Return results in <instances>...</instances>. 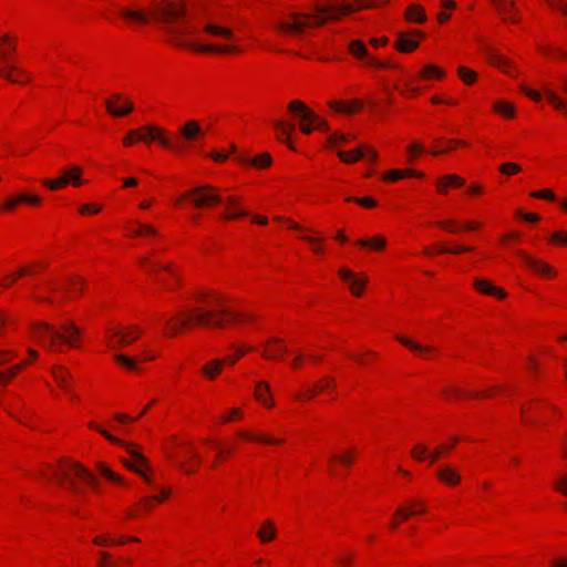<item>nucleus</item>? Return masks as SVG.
I'll list each match as a JSON object with an SVG mask.
<instances>
[{
    "label": "nucleus",
    "instance_id": "28",
    "mask_svg": "<svg viewBox=\"0 0 567 567\" xmlns=\"http://www.w3.org/2000/svg\"><path fill=\"white\" fill-rule=\"evenodd\" d=\"M105 105L110 114H112L113 116H124L130 114L134 110L132 102H126L122 109H117L113 104V101L107 99L105 100Z\"/></svg>",
    "mask_w": 567,
    "mask_h": 567
},
{
    "label": "nucleus",
    "instance_id": "37",
    "mask_svg": "<svg viewBox=\"0 0 567 567\" xmlns=\"http://www.w3.org/2000/svg\"><path fill=\"white\" fill-rule=\"evenodd\" d=\"M494 111L507 117H513L515 114V109L513 104L504 101L497 102L494 106Z\"/></svg>",
    "mask_w": 567,
    "mask_h": 567
},
{
    "label": "nucleus",
    "instance_id": "63",
    "mask_svg": "<svg viewBox=\"0 0 567 567\" xmlns=\"http://www.w3.org/2000/svg\"><path fill=\"white\" fill-rule=\"evenodd\" d=\"M101 210V206L94 204H85L80 208V214L86 213H99Z\"/></svg>",
    "mask_w": 567,
    "mask_h": 567
},
{
    "label": "nucleus",
    "instance_id": "48",
    "mask_svg": "<svg viewBox=\"0 0 567 567\" xmlns=\"http://www.w3.org/2000/svg\"><path fill=\"white\" fill-rule=\"evenodd\" d=\"M427 447L421 444L415 445L412 451L411 455L416 461H423L426 457Z\"/></svg>",
    "mask_w": 567,
    "mask_h": 567
},
{
    "label": "nucleus",
    "instance_id": "23",
    "mask_svg": "<svg viewBox=\"0 0 567 567\" xmlns=\"http://www.w3.org/2000/svg\"><path fill=\"white\" fill-rule=\"evenodd\" d=\"M204 31L213 37L221 38V39H231L234 35L231 29L223 27L217 23L205 24Z\"/></svg>",
    "mask_w": 567,
    "mask_h": 567
},
{
    "label": "nucleus",
    "instance_id": "46",
    "mask_svg": "<svg viewBox=\"0 0 567 567\" xmlns=\"http://www.w3.org/2000/svg\"><path fill=\"white\" fill-rule=\"evenodd\" d=\"M471 250H473V248L468 247V246H456L454 248H449V247L442 246V247H439L437 252H440V254L450 252V254L458 255V254H462L465 251H471Z\"/></svg>",
    "mask_w": 567,
    "mask_h": 567
},
{
    "label": "nucleus",
    "instance_id": "51",
    "mask_svg": "<svg viewBox=\"0 0 567 567\" xmlns=\"http://www.w3.org/2000/svg\"><path fill=\"white\" fill-rule=\"evenodd\" d=\"M443 181H445L449 186L460 187L464 185V179L455 174L443 176Z\"/></svg>",
    "mask_w": 567,
    "mask_h": 567
},
{
    "label": "nucleus",
    "instance_id": "38",
    "mask_svg": "<svg viewBox=\"0 0 567 567\" xmlns=\"http://www.w3.org/2000/svg\"><path fill=\"white\" fill-rule=\"evenodd\" d=\"M136 141L145 142L146 136L142 135L138 130H131L127 132L126 136L123 140V144L125 146L133 145Z\"/></svg>",
    "mask_w": 567,
    "mask_h": 567
},
{
    "label": "nucleus",
    "instance_id": "62",
    "mask_svg": "<svg viewBox=\"0 0 567 567\" xmlns=\"http://www.w3.org/2000/svg\"><path fill=\"white\" fill-rule=\"evenodd\" d=\"M522 91L528 96L530 97L532 100L534 101H540L542 99V93L540 92H537L535 90H532V89H528L526 86H522Z\"/></svg>",
    "mask_w": 567,
    "mask_h": 567
},
{
    "label": "nucleus",
    "instance_id": "4",
    "mask_svg": "<svg viewBox=\"0 0 567 567\" xmlns=\"http://www.w3.org/2000/svg\"><path fill=\"white\" fill-rule=\"evenodd\" d=\"M184 199H190L192 204L197 208L212 207L214 205L225 203L226 206L223 213V218L225 220L246 217L249 214L247 210L241 208L238 197L228 196L224 198L218 190L209 184L187 190L181 196L177 203H181Z\"/></svg>",
    "mask_w": 567,
    "mask_h": 567
},
{
    "label": "nucleus",
    "instance_id": "7",
    "mask_svg": "<svg viewBox=\"0 0 567 567\" xmlns=\"http://www.w3.org/2000/svg\"><path fill=\"white\" fill-rule=\"evenodd\" d=\"M54 475L58 477L60 485H65L75 493H79L80 488L74 483L73 477L90 484L94 488L97 486V481L93 474L79 463H62L60 467L54 471Z\"/></svg>",
    "mask_w": 567,
    "mask_h": 567
},
{
    "label": "nucleus",
    "instance_id": "11",
    "mask_svg": "<svg viewBox=\"0 0 567 567\" xmlns=\"http://www.w3.org/2000/svg\"><path fill=\"white\" fill-rule=\"evenodd\" d=\"M339 158L347 164H351L367 157L369 161L374 162L378 157L377 152L371 148L368 144H362L358 148L352 150L348 153L338 151Z\"/></svg>",
    "mask_w": 567,
    "mask_h": 567
},
{
    "label": "nucleus",
    "instance_id": "31",
    "mask_svg": "<svg viewBox=\"0 0 567 567\" xmlns=\"http://www.w3.org/2000/svg\"><path fill=\"white\" fill-rule=\"evenodd\" d=\"M269 392V385L261 381L257 384L256 386V392H255V396L256 399L264 403L265 405L267 406H272V403L269 401V399L266 396V394Z\"/></svg>",
    "mask_w": 567,
    "mask_h": 567
},
{
    "label": "nucleus",
    "instance_id": "8",
    "mask_svg": "<svg viewBox=\"0 0 567 567\" xmlns=\"http://www.w3.org/2000/svg\"><path fill=\"white\" fill-rule=\"evenodd\" d=\"M109 332L111 333L107 342L109 347L111 349H117L136 341L142 333V329L136 326H130L127 328L116 327L110 328Z\"/></svg>",
    "mask_w": 567,
    "mask_h": 567
},
{
    "label": "nucleus",
    "instance_id": "12",
    "mask_svg": "<svg viewBox=\"0 0 567 567\" xmlns=\"http://www.w3.org/2000/svg\"><path fill=\"white\" fill-rule=\"evenodd\" d=\"M13 357H16L14 351L0 349V367L9 362L10 359ZM24 364L25 362H22L14 364L8 368L7 370H0V384H7L8 382H10L17 375V373H19L23 369Z\"/></svg>",
    "mask_w": 567,
    "mask_h": 567
},
{
    "label": "nucleus",
    "instance_id": "52",
    "mask_svg": "<svg viewBox=\"0 0 567 567\" xmlns=\"http://www.w3.org/2000/svg\"><path fill=\"white\" fill-rule=\"evenodd\" d=\"M351 138L352 137L349 135H344L341 133H333L329 137V144H330V146H336L338 142H348Z\"/></svg>",
    "mask_w": 567,
    "mask_h": 567
},
{
    "label": "nucleus",
    "instance_id": "24",
    "mask_svg": "<svg viewBox=\"0 0 567 567\" xmlns=\"http://www.w3.org/2000/svg\"><path fill=\"white\" fill-rule=\"evenodd\" d=\"M236 159L243 164H250L257 167H268L271 164V156L268 153H264L252 159L244 155H238Z\"/></svg>",
    "mask_w": 567,
    "mask_h": 567
},
{
    "label": "nucleus",
    "instance_id": "42",
    "mask_svg": "<svg viewBox=\"0 0 567 567\" xmlns=\"http://www.w3.org/2000/svg\"><path fill=\"white\" fill-rule=\"evenodd\" d=\"M97 468H99L100 473L105 478L113 481V482H118V483L122 482L121 477L118 475H116L112 470H110L105 464L99 463Z\"/></svg>",
    "mask_w": 567,
    "mask_h": 567
},
{
    "label": "nucleus",
    "instance_id": "53",
    "mask_svg": "<svg viewBox=\"0 0 567 567\" xmlns=\"http://www.w3.org/2000/svg\"><path fill=\"white\" fill-rule=\"evenodd\" d=\"M437 226L449 233H457L460 230V228L456 227V224L453 220L439 221Z\"/></svg>",
    "mask_w": 567,
    "mask_h": 567
},
{
    "label": "nucleus",
    "instance_id": "30",
    "mask_svg": "<svg viewBox=\"0 0 567 567\" xmlns=\"http://www.w3.org/2000/svg\"><path fill=\"white\" fill-rule=\"evenodd\" d=\"M257 535L264 543L274 539L276 535L274 524L269 520L265 522L262 527L258 530Z\"/></svg>",
    "mask_w": 567,
    "mask_h": 567
},
{
    "label": "nucleus",
    "instance_id": "20",
    "mask_svg": "<svg viewBox=\"0 0 567 567\" xmlns=\"http://www.w3.org/2000/svg\"><path fill=\"white\" fill-rule=\"evenodd\" d=\"M474 287L483 293L496 296L497 298H505L506 296L503 289L494 286L492 282L485 279H476L474 281Z\"/></svg>",
    "mask_w": 567,
    "mask_h": 567
},
{
    "label": "nucleus",
    "instance_id": "35",
    "mask_svg": "<svg viewBox=\"0 0 567 567\" xmlns=\"http://www.w3.org/2000/svg\"><path fill=\"white\" fill-rule=\"evenodd\" d=\"M13 72H17L18 74L20 75H24V72L17 69L16 66L11 65V66H8L6 69H0V75L11 82H14V83H22L23 81L13 76ZM29 81V79H27L24 82Z\"/></svg>",
    "mask_w": 567,
    "mask_h": 567
},
{
    "label": "nucleus",
    "instance_id": "43",
    "mask_svg": "<svg viewBox=\"0 0 567 567\" xmlns=\"http://www.w3.org/2000/svg\"><path fill=\"white\" fill-rule=\"evenodd\" d=\"M458 75L467 84H472L476 79V73L465 66L458 68Z\"/></svg>",
    "mask_w": 567,
    "mask_h": 567
},
{
    "label": "nucleus",
    "instance_id": "2",
    "mask_svg": "<svg viewBox=\"0 0 567 567\" xmlns=\"http://www.w3.org/2000/svg\"><path fill=\"white\" fill-rule=\"evenodd\" d=\"M215 308L195 307L183 311L179 316L167 319L164 322L165 336H177L192 326L224 328L226 321L236 322L252 318V315L248 312H238L224 307L219 297L215 298Z\"/></svg>",
    "mask_w": 567,
    "mask_h": 567
},
{
    "label": "nucleus",
    "instance_id": "54",
    "mask_svg": "<svg viewBox=\"0 0 567 567\" xmlns=\"http://www.w3.org/2000/svg\"><path fill=\"white\" fill-rule=\"evenodd\" d=\"M402 177H404V172L401 169H393L384 175V179L388 182H395Z\"/></svg>",
    "mask_w": 567,
    "mask_h": 567
},
{
    "label": "nucleus",
    "instance_id": "18",
    "mask_svg": "<svg viewBox=\"0 0 567 567\" xmlns=\"http://www.w3.org/2000/svg\"><path fill=\"white\" fill-rule=\"evenodd\" d=\"M52 374L59 386L64 390L71 398H75L71 391V374L63 367L53 368Z\"/></svg>",
    "mask_w": 567,
    "mask_h": 567
},
{
    "label": "nucleus",
    "instance_id": "33",
    "mask_svg": "<svg viewBox=\"0 0 567 567\" xmlns=\"http://www.w3.org/2000/svg\"><path fill=\"white\" fill-rule=\"evenodd\" d=\"M358 244L362 247H370L375 250H381L385 247L386 240L384 237H374L370 240L368 239H360L358 240Z\"/></svg>",
    "mask_w": 567,
    "mask_h": 567
},
{
    "label": "nucleus",
    "instance_id": "9",
    "mask_svg": "<svg viewBox=\"0 0 567 567\" xmlns=\"http://www.w3.org/2000/svg\"><path fill=\"white\" fill-rule=\"evenodd\" d=\"M81 174L82 168L80 166L73 165L63 169L61 175L56 178L43 179L42 184L51 190L62 188L69 183H72L74 186H80L82 184Z\"/></svg>",
    "mask_w": 567,
    "mask_h": 567
},
{
    "label": "nucleus",
    "instance_id": "50",
    "mask_svg": "<svg viewBox=\"0 0 567 567\" xmlns=\"http://www.w3.org/2000/svg\"><path fill=\"white\" fill-rule=\"evenodd\" d=\"M530 196L535 197V198H540V199L556 200V196H555L554 192L550 189L533 192L530 194Z\"/></svg>",
    "mask_w": 567,
    "mask_h": 567
},
{
    "label": "nucleus",
    "instance_id": "40",
    "mask_svg": "<svg viewBox=\"0 0 567 567\" xmlns=\"http://www.w3.org/2000/svg\"><path fill=\"white\" fill-rule=\"evenodd\" d=\"M421 75L423 78L430 79V78H442L444 75L443 71L439 69L436 65H426L422 72Z\"/></svg>",
    "mask_w": 567,
    "mask_h": 567
},
{
    "label": "nucleus",
    "instance_id": "47",
    "mask_svg": "<svg viewBox=\"0 0 567 567\" xmlns=\"http://www.w3.org/2000/svg\"><path fill=\"white\" fill-rule=\"evenodd\" d=\"M347 202H354L365 208H372L377 206L375 200H373L371 197H363V198H357V197H348L346 198Z\"/></svg>",
    "mask_w": 567,
    "mask_h": 567
},
{
    "label": "nucleus",
    "instance_id": "56",
    "mask_svg": "<svg viewBox=\"0 0 567 567\" xmlns=\"http://www.w3.org/2000/svg\"><path fill=\"white\" fill-rule=\"evenodd\" d=\"M331 461H337L346 465H351L352 463V453L348 452L346 455H331Z\"/></svg>",
    "mask_w": 567,
    "mask_h": 567
},
{
    "label": "nucleus",
    "instance_id": "32",
    "mask_svg": "<svg viewBox=\"0 0 567 567\" xmlns=\"http://www.w3.org/2000/svg\"><path fill=\"white\" fill-rule=\"evenodd\" d=\"M221 368H223V361L221 360H213L210 361L209 363H207L204 368H203V372L205 373V375L209 379H214L216 378V375L218 373H220L221 371Z\"/></svg>",
    "mask_w": 567,
    "mask_h": 567
},
{
    "label": "nucleus",
    "instance_id": "3",
    "mask_svg": "<svg viewBox=\"0 0 567 567\" xmlns=\"http://www.w3.org/2000/svg\"><path fill=\"white\" fill-rule=\"evenodd\" d=\"M354 10L351 4L316 6L315 13L292 12L290 21H280L276 28L282 33L300 37L307 28L323 25L328 20Z\"/></svg>",
    "mask_w": 567,
    "mask_h": 567
},
{
    "label": "nucleus",
    "instance_id": "25",
    "mask_svg": "<svg viewBox=\"0 0 567 567\" xmlns=\"http://www.w3.org/2000/svg\"><path fill=\"white\" fill-rule=\"evenodd\" d=\"M405 18L406 20L411 22H417L423 23L426 21V16L424 13V10L419 4H411L408 7L405 11Z\"/></svg>",
    "mask_w": 567,
    "mask_h": 567
},
{
    "label": "nucleus",
    "instance_id": "21",
    "mask_svg": "<svg viewBox=\"0 0 567 567\" xmlns=\"http://www.w3.org/2000/svg\"><path fill=\"white\" fill-rule=\"evenodd\" d=\"M492 3L505 21H511L513 23L518 21L514 16H511L512 11L514 10L513 0H492Z\"/></svg>",
    "mask_w": 567,
    "mask_h": 567
},
{
    "label": "nucleus",
    "instance_id": "15",
    "mask_svg": "<svg viewBox=\"0 0 567 567\" xmlns=\"http://www.w3.org/2000/svg\"><path fill=\"white\" fill-rule=\"evenodd\" d=\"M339 276L342 280L349 282V288L354 296H361L362 291L368 282L367 277H357L351 270L341 268Z\"/></svg>",
    "mask_w": 567,
    "mask_h": 567
},
{
    "label": "nucleus",
    "instance_id": "6",
    "mask_svg": "<svg viewBox=\"0 0 567 567\" xmlns=\"http://www.w3.org/2000/svg\"><path fill=\"white\" fill-rule=\"evenodd\" d=\"M142 135L146 136L145 142L157 141L162 146L174 151H182L185 147L195 146L205 135L204 130L195 120L187 121L178 131L181 144L173 145L165 132L155 125H145L138 128Z\"/></svg>",
    "mask_w": 567,
    "mask_h": 567
},
{
    "label": "nucleus",
    "instance_id": "59",
    "mask_svg": "<svg viewBox=\"0 0 567 567\" xmlns=\"http://www.w3.org/2000/svg\"><path fill=\"white\" fill-rule=\"evenodd\" d=\"M556 489L559 491L561 494L567 495V475L561 476L556 485Z\"/></svg>",
    "mask_w": 567,
    "mask_h": 567
},
{
    "label": "nucleus",
    "instance_id": "1",
    "mask_svg": "<svg viewBox=\"0 0 567 567\" xmlns=\"http://www.w3.org/2000/svg\"><path fill=\"white\" fill-rule=\"evenodd\" d=\"M120 14L128 20L145 23L147 22L150 14L145 11L132 10L128 8H120ZM185 16V8L181 0H163L154 4V10L151 17L163 25L165 32H167L176 44L181 47L192 48L199 52H218L229 53L237 52L238 49L233 45H214V44H190L187 42L179 41V38L189 33L187 29L178 28V21Z\"/></svg>",
    "mask_w": 567,
    "mask_h": 567
},
{
    "label": "nucleus",
    "instance_id": "14",
    "mask_svg": "<svg viewBox=\"0 0 567 567\" xmlns=\"http://www.w3.org/2000/svg\"><path fill=\"white\" fill-rule=\"evenodd\" d=\"M349 51L353 56L360 60H364L368 64L377 68H389V63L380 62L377 59L369 55L365 44L360 40H353L349 43Z\"/></svg>",
    "mask_w": 567,
    "mask_h": 567
},
{
    "label": "nucleus",
    "instance_id": "39",
    "mask_svg": "<svg viewBox=\"0 0 567 567\" xmlns=\"http://www.w3.org/2000/svg\"><path fill=\"white\" fill-rule=\"evenodd\" d=\"M274 124L277 131L280 133L278 140L288 143L286 140L281 137V135L288 137L291 131L295 128V126L292 124L288 125L281 120L275 121Z\"/></svg>",
    "mask_w": 567,
    "mask_h": 567
},
{
    "label": "nucleus",
    "instance_id": "22",
    "mask_svg": "<svg viewBox=\"0 0 567 567\" xmlns=\"http://www.w3.org/2000/svg\"><path fill=\"white\" fill-rule=\"evenodd\" d=\"M439 480L443 481L449 485H456L461 482V475L452 466H445L437 470L436 473Z\"/></svg>",
    "mask_w": 567,
    "mask_h": 567
},
{
    "label": "nucleus",
    "instance_id": "10",
    "mask_svg": "<svg viewBox=\"0 0 567 567\" xmlns=\"http://www.w3.org/2000/svg\"><path fill=\"white\" fill-rule=\"evenodd\" d=\"M288 111L296 117H301L303 121L315 123L319 130L327 132L329 130L328 123L313 113L303 102L295 100L288 104Z\"/></svg>",
    "mask_w": 567,
    "mask_h": 567
},
{
    "label": "nucleus",
    "instance_id": "61",
    "mask_svg": "<svg viewBox=\"0 0 567 567\" xmlns=\"http://www.w3.org/2000/svg\"><path fill=\"white\" fill-rule=\"evenodd\" d=\"M94 544L100 546L114 545L115 539L110 538L107 536H97L94 538Z\"/></svg>",
    "mask_w": 567,
    "mask_h": 567
},
{
    "label": "nucleus",
    "instance_id": "19",
    "mask_svg": "<svg viewBox=\"0 0 567 567\" xmlns=\"http://www.w3.org/2000/svg\"><path fill=\"white\" fill-rule=\"evenodd\" d=\"M288 351L287 347L282 343V341L278 338H271L268 340L266 344V349L264 352V357L267 359L276 360L282 353Z\"/></svg>",
    "mask_w": 567,
    "mask_h": 567
},
{
    "label": "nucleus",
    "instance_id": "45",
    "mask_svg": "<svg viewBox=\"0 0 567 567\" xmlns=\"http://www.w3.org/2000/svg\"><path fill=\"white\" fill-rule=\"evenodd\" d=\"M114 359L130 370L136 369V360L124 354H116Z\"/></svg>",
    "mask_w": 567,
    "mask_h": 567
},
{
    "label": "nucleus",
    "instance_id": "16",
    "mask_svg": "<svg viewBox=\"0 0 567 567\" xmlns=\"http://www.w3.org/2000/svg\"><path fill=\"white\" fill-rule=\"evenodd\" d=\"M127 452L132 456L134 462H124L125 466L128 470L142 475L145 478V481L150 483V478L142 468L143 466L147 465V460L140 452L132 449L131 446L127 447Z\"/></svg>",
    "mask_w": 567,
    "mask_h": 567
},
{
    "label": "nucleus",
    "instance_id": "60",
    "mask_svg": "<svg viewBox=\"0 0 567 567\" xmlns=\"http://www.w3.org/2000/svg\"><path fill=\"white\" fill-rule=\"evenodd\" d=\"M300 120V131L305 134H310L315 128V123L303 121L301 117H298Z\"/></svg>",
    "mask_w": 567,
    "mask_h": 567
},
{
    "label": "nucleus",
    "instance_id": "26",
    "mask_svg": "<svg viewBox=\"0 0 567 567\" xmlns=\"http://www.w3.org/2000/svg\"><path fill=\"white\" fill-rule=\"evenodd\" d=\"M485 54L488 59V61L491 63H493L494 65L503 69L504 71L508 72V70H506V66L509 64V62L507 61L506 58H504L503 55H501L498 52H496V50H494L493 48H488L486 47L485 49Z\"/></svg>",
    "mask_w": 567,
    "mask_h": 567
},
{
    "label": "nucleus",
    "instance_id": "64",
    "mask_svg": "<svg viewBox=\"0 0 567 567\" xmlns=\"http://www.w3.org/2000/svg\"><path fill=\"white\" fill-rule=\"evenodd\" d=\"M551 239L557 243L567 244V233L557 231L551 235Z\"/></svg>",
    "mask_w": 567,
    "mask_h": 567
},
{
    "label": "nucleus",
    "instance_id": "44",
    "mask_svg": "<svg viewBox=\"0 0 567 567\" xmlns=\"http://www.w3.org/2000/svg\"><path fill=\"white\" fill-rule=\"evenodd\" d=\"M90 427H92V429L96 430L97 432H100V433H101V434H102L106 440H109L110 442H112V443H114V444L122 445V446H125V445H126L122 440H120V439H117V437L113 436V435H112V434H110L107 431H105V430H103V429L99 427V426H97L96 424H94V423H90Z\"/></svg>",
    "mask_w": 567,
    "mask_h": 567
},
{
    "label": "nucleus",
    "instance_id": "36",
    "mask_svg": "<svg viewBox=\"0 0 567 567\" xmlns=\"http://www.w3.org/2000/svg\"><path fill=\"white\" fill-rule=\"evenodd\" d=\"M239 434L247 439V440H250V441H257V442H261V443H281L282 441L281 440H275L270 436H266V435H255L252 433H249V432H246V431H240Z\"/></svg>",
    "mask_w": 567,
    "mask_h": 567
},
{
    "label": "nucleus",
    "instance_id": "5",
    "mask_svg": "<svg viewBox=\"0 0 567 567\" xmlns=\"http://www.w3.org/2000/svg\"><path fill=\"white\" fill-rule=\"evenodd\" d=\"M31 329L34 340L52 351H60V343L75 347L74 342L81 334L80 329L72 321L63 322L61 330L45 322L33 323Z\"/></svg>",
    "mask_w": 567,
    "mask_h": 567
},
{
    "label": "nucleus",
    "instance_id": "13",
    "mask_svg": "<svg viewBox=\"0 0 567 567\" xmlns=\"http://www.w3.org/2000/svg\"><path fill=\"white\" fill-rule=\"evenodd\" d=\"M413 37L423 38L424 33L420 30H412L410 32L398 33V39L394 44L395 49L402 53H409L419 47V42Z\"/></svg>",
    "mask_w": 567,
    "mask_h": 567
},
{
    "label": "nucleus",
    "instance_id": "17",
    "mask_svg": "<svg viewBox=\"0 0 567 567\" xmlns=\"http://www.w3.org/2000/svg\"><path fill=\"white\" fill-rule=\"evenodd\" d=\"M517 254L534 271L548 277H553L555 275V270L543 260L535 259L523 251H517Z\"/></svg>",
    "mask_w": 567,
    "mask_h": 567
},
{
    "label": "nucleus",
    "instance_id": "34",
    "mask_svg": "<svg viewBox=\"0 0 567 567\" xmlns=\"http://www.w3.org/2000/svg\"><path fill=\"white\" fill-rule=\"evenodd\" d=\"M396 340L401 344L419 353H427L431 350V348L421 346L420 343L412 341L405 337H396Z\"/></svg>",
    "mask_w": 567,
    "mask_h": 567
},
{
    "label": "nucleus",
    "instance_id": "41",
    "mask_svg": "<svg viewBox=\"0 0 567 567\" xmlns=\"http://www.w3.org/2000/svg\"><path fill=\"white\" fill-rule=\"evenodd\" d=\"M132 234L134 236H144V235L157 236V231L152 226L140 224V223L137 224V227L132 230Z\"/></svg>",
    "mask_w": 567,
    "mask_h": 567
},
{
    "label": "nucleus",
    "instance_id": "27",
    "mask_svg": "<svg viewBox=\"0 0 567 567\" xmlns=\"http://www.w3.org/2000/svg\"><path fill=\"white\" fill-rule=\"evenodd\" d=\"M329 106L331 109H333L334 111H337V112H342V113H346V114H352L357 110H360L362 104L358 100L353 101L351 104H347V103H343V102L331 101V102H329Z\"/></svg>",
    "mask_w": 567,
    "mask_h": 567
},
{
    "label": "nucleus",
    "instance_id": "58",
    "mask_svg": "<svg viewBox=\"0 0 567 567\" xmlns=\"http://www.w3.org/2000/svg\"><path fill=\"white\" fill-rule=\"evenodd\" d=\"M20 202L37 205V204H39L41 200H40V198H39L38 196H35V195L22 194V195H20V196H19V203H20Z\"/></svg>",
    "mask_w": 567,
    "mask_h": 567
},
{
    "label": "nucleus",
    "instance_id": "49",
    "mask_svg": "<svg viewBox=\"0 0 567 567\" xmlns=\"http://www.w3.org/2000/svg\"><path fill=\"white\" fill-rule=\"evenodd\" d=\"M499 172L506 175H514L520 172V166L515 163H506L499 166Z\"/></svg>",
    "mask_w": 567,
    "mask_h": 567
},
{
    "label": "nucleus",
    "instance_id": "29",
    "mask_svg": "<svg viewBox=\"0 0 567 567\" xmlns=\"http://www.w3.org/2000/svg\"><path fill=\"white\" fill-rule=\"evenodd\" d=\"M543 91L547 100L555 109L563 110L567 113V103L564 100H561L551 89L547 86H545Z\"/></svg>",
    "mask_w": 567,
    "mask_h": 567
},
{
    "label": "nucleus",
    "instance_id": "57",
    "mask_svg": "<svg viewBox=\"0 0 567 567\" xmlns=\"http://www.w3.org/2000/svg\"><path fill=\"white\" fill-rule=\"evenodd\" d=\"M408 151L410 153V161H412L417 156V154L424 151V147L419 143H413L408 147Z\"/></svg>",
    "mask_w": 567,
    "mask_h": 567
},
{
    "label": "nucleus",
    "instance_id": "55",
    "mask_svg": "<svg viewBox=\"0 0 567 567\" xmlns=\"http://www.w3.org/2000/svg\"><path fill=\"white\" fill-rule=\"evenodd\" d=\"M453 449V445L451 446H447V447H444V446H440L437 449H435L431 454H429L426 457H429V460L431 461V463H434L435 461H437L441 456H442V453H443V450H446V451H450Z\"/></svg>",
    "mask_w": 567,
    "mask_h": 567
}]
</instances>
